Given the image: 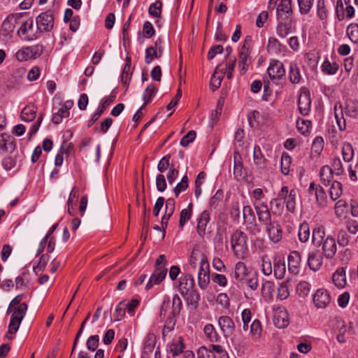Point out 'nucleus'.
Instances as JSON below:
<instances>
[{
    "label": "nucleus",
    "instance_id": "58",
    "mask_svg": "<svg viewBox=\"0 0 358 358\" xmlns=\"http://www.w3.org/2000/svg\"><path fill=\"white\" fill-rule=\"evenodd\" d=\"M299 240L304 243L306 242L310 236V229L307 223L303 222L299 227L298 233Z\"/></svg>",
    "mask_w": 358,
    "mask_h": 358
},
{
    "label": "nucleus",
    "instance_id": "5",
    "mask_svg": "<svg viewBox=\"0 0 358 358\" xmlns=\"http://www.w3.org/2000/svg\"><path fill=\"white\" fill-rule=\"evenodd\" d=\"M297 194L296 189H292L289 191L288 187L283 186L278 193L277 197L273 199L270 203L272 205L274 202L283 201L286 204L287 210L294 212L296 207Z\"/></svg>",
    "mask_w": 358,
    "mask_h": 358
},
{
    "label": "nucleus",
    "instance_id": "37",
    "mask_svg": "<svg viewBox=\"0 0 358 358\" xmlns=\"http://www.w3.org/2000/svg\"><path fill=\"white\" fill-rule=\"evenodd\" d=\"M339 69V65L336 62H331L327 58L323 62L321 69L322 71L327 75H334Z\"/></svg>",
    "mask_w": 358,
    "mask_h": 358
},
{
    "label": "nucleus",
    "instance_id": "63",
    "mask_svg": "<svg viewBox=\"0 0 358 358\" xmlns=\"http://www.w3.org/2000/svg\"><path fill=\"white\" fill-rule=\"evenodd\" d=\"M171 158V154H168V155H165L164 157H163L160 159V161L157 165V170L159 172L164 173L168 169H170V167L171 166V164H170Z\"/></svg>",
    "mask_w": 358,
    "mask_h": 358
},
{
    "label": "nucleus",
    "instance_id": "60",
    "mask_svg": "<svg viewBox=\"0 0 358 358\" xmlns=\"http://www.w3.org/2000/svg\"><path fill=\"white\" fill-rule=\"evenodd\" d=\"M347 203L343 200H339L335 205V213L339 218L345 217L347 213Z\"/></svg>",
    "mask_w": 358,
    "mask_h": 358
},
{
    "label": "nucleus",
    "instance_id": "6",
    "mask_svg": "<svg viewBox=\"0 0 358 358\" xmlns=\"http://www.w3.org/2000/svg\"><path fill=\"white\" fill-rule=\"evenodd\" d=\"M38 34L43 32H50L54 27L55 16L53 12L47 10L41 13L36 18Z\"/></svg>",
    "mask_w": 358,
    "mask_h": 358
},
{
    "label": "nucleus",
    "instance_id": "22",
    "mask_svg": "<svg viewBox=\"0 0 358 358\" xmlns=\"http://www.w3.org/2000/svg\"><path fill=\"white\" fill-rule=\"evenodd\" d=\"M301 255L297 251H292L288 256V270L290 273L296 275L299 272Z\"/></svg>",
    "mask_w": 358,
    "mask_h": 358
},
{
    "label": "nucleus",
    "instance_id": "64",
    "mask_svg": "<svg viewBox=\"0 0 358 358\" xmlns=\"http://www.w3.org/2000/svg\"><path fill=\"white\" fill-rule=\"evenodd\" d=\"M347 34L350 40L356 43L358 42V25L350 24L347 28Z\"/></svg>",
    "mask_w": 358,
    "mask_h": 358
},
{
    "label": "nucleus",
    "instance_id": "55",
    "mask_svg": "<svg viewBox=\"0 0 358 358\" xmlns=\"http://www.w3.org/2000/svg\"><path fill=\"white\" fill-rule=\"evenodd\" d=\"M125 304V309L130 316H134L136 313V308L139 306L140 301L136 299H133L131 301H122Z\"/></svg>",
    "mask_w": 358,
    "mask_h": 358
},
{
    "label": "nucleus",
    "instance_id": "51",
    "mask_svg": "<svg viewBox=\"0 0 358 358\" xmlns=\"http://www.w3.org/2000/svg\"><path fill=\"white\" fill-rule=\"evenodd\" d=\"M291 164V157L287 153H283L281 157V171L285 176L289 174Z\"/></svg>",
    "mask_w": 358,
    "mask_h": 358
},
{
    "label": "nucleus",
    "instance_id": "20",
    "mask_svg": "<svg viewBox=\"0 0 358 358\" xmlns=\"http://www.w3.org/2000/svg\"><path fill=\"white\" fill-rule=\"evenodd\" d=\"M219 326L225 336H229L235 331V324L229 316H221L218 320Z\"/></svg>",
    "mask_w": 358,
    "mask_h": 358
},
{
    "label": "nucleus",
    "instance_id": "25",
    "mask_svg": "<svg viewBox=\"0 0 358 358\" xmlns=\"http://www.w3.org/2000/svg\"><path fill=\"white\" fill-rule=\"evenodd\" d=\"M241 157L237 152L234 153V175L237 180H241L245 177V172L241 162Z\"/></svg>",
    "mask_w": 358,
    "mask_h": 358
},
{
    "label": "nucleus",
    "instance_id": "53",
    "mask_svg": "<svg viewBox=\"0 0 358 358\" xmlns=\"http://www.w3.org/2000/svg\"><path fill=\"white\" fill-rule=\"evenodd\" d=\"M162 55V53L158 52L157 50H154L152 47H148L145 50V62L150 64L155 59L160 58Z\"/></svg>",
    "mask_w": 358,
    "mask_h": 358
},
{
    "label": "nucleus",
    "instance_id": "62",
    "mask_svg": "<svg viewBox=\"0 0 358 358\" xmlns=\"http://www.w3.org/2000/svg\"><path fill=\"white\" fill-rule=\"evenodd\" d=\"M125 304L123 301H120L115 307V312L113 313L114 320L120 321L125 316Z\"/></svg>",
    "mask_w": 358,
    "mask_h": 358
},
{
    "label": "nucleus",
    "instance_id": "16",
    "mask_svg": "<svg viewBox=\"0 0 358 358\" xmlns=\"http://www.w3.org/2000/svg\"><path fill=\"white\" fill-rule=\"evenodd\" d=\"M194 280L191 274H183L180 278L178 289L181 294L187 295L189 292H193Z\"/></svg>",
    "mask_w": 358,
    "mask_h": 358
},
{
    "label": "nucleus",
    "instance_id": "7",
    "mask_svg": "<svg viewBox=\"0 0 358 358\" xmlns=\"http://www.w3.org/2000/svg\"><path fill=\"white\" fill-rule=\"evenodd\" d=\"M17 35L22 40L30 41L39 37L38 31H34V20L29 18L22 23L17 30Z\"/></svg>",
    "mask_w": 358,
    "mask_h": 358
},
{
    "label": "nucleus",
    "instance_id": "2",
    "mask_svg": "<svg viewBox=\"0 0 358 358\" xmlns=\"http://www.w3.org/2000/svg\"><path fill=\"white\" fill-rule=\"evenodd\" d=\"M182 301L178 294H175L172 299L171 310L165 320L162 336L164 338L167 334L173 331L176 323V316L180 314L182 308Z\"/></svg>",
    "mask_w": 358,
    "mask_h": 358
},
{
    "label": "nucleus",
    "instance_id": "61",
    "mask_svg": "<svg viewBox=\"0 0 358 358\" xmlns=\"http://www.w3.org/2000/svg\"><path fill=\"white\" fill-rule=\"evenodd\" d=\"M310 290V285L306 282H300L296 287V293L301 297H306L308 295Z\"/></svg>",
    "mask_w": 358,
    "mask_h": 358
},
{
    "label": "nucleus",
    "instance_id": "18",
    "mask_svg": "<svg viewBox=\"0 0 358 358\" xmlns=\"http://www.w3.org/2000/svg\"><path fill=\"white\" fill-rule=\"evenodd\" d=\"M210 282V266L208 262L203 263L199 266L198 272V283L199 286L202 289H205Z\"/></svg>",
    "mask_w": 358,
    "mask_h": 358
},
{
    "label": "nucleus",
    "instance_id": "35",
    "mask_svg": "<svg viewBox=\"0 0 358 358\" xmlns=\"http://www.w3.org/2000/svg\"><path fill=\"white\" fill-rule=\"evenodd\" d=\"M17 153H10L4 157L1 162V165L6 171H10L13 169L17 161Z\"/></svg>",
    "mask_w": 358,
    "mask_h": 358
},
{
    "label": "nucleus",
    "instance_id": "59",
    "mask_svg": "<svg viewBox=\"0 0 358 358\" xmlns=\"http://www.w3.org/2000/svg\"><path fill=\"white\" fill-rule=\"evenodd\" d=\"M262 271L265 275H269L273 272L271 262L267 255L262 257Z\"/></svg>",
    "mask_w": 358,
    "mask_h": 358
},
{
    "label": "nucleus",
    "instance_id": "52",
    "mask_svg": "<svg viewBox=\"0 0 358 358\" xmlns=\"http://www.w3.org/2000/svg\"><path fill=\"white\" fill-rule=\"evenodd\" d=\"M156 343V336L152 333H149L145 340L144 352H152Z\"/></svg>",
    "mask_w": 358,
    "mask_h": 358
},
{
    "label": "nucleus",
    "instance_id": "33",
    "mask_svg": "<svg viewBox=\"0 0 358 358\" xmlns=\"http://www.w3.org/2000/svg\"><path fill=\"white\" fill-rule=\"evenodd\" d=\"M37 108L34 104L26 106L21 112V118L24 121H32L36 115Z\"/></svg>",
    "mask_w": 358,
    "mask_h": 358
},
{
    "label": "nucleus",
    "instance_id": "28",
    "mask_svg": "<svg viewBox=\"0 0 358 358\" xmlns=\"http://www.w3.org/2000/svg\"><path fill=\"white\" fill-rule=\"evenodd\" d=\"M19 16L16 14H10L3 20L2 24V31L6 34H8L13 31L15 25L17 24Z\"/></svg>",
    "mask_w": 358,
    "mask_h": 358
},
{
    "label": "nucleus",
    "instance_id": "36",
    "mask_svg": "<svg viewBox=\"0 0 358 358\" xmlns=\"http://www.w3.org/2000/svg\"><path fill=\"white\" fill-rule=\"evenodd\" d=\"M131 59L129 57L127 58V63L124 65V67L122 70V73L121 75V82L122 84L126 87L128 88L129 85V81L131 80Z\"/></svg>",
    "mask_w": 358,
    "mask_h": 358
},
{
    "label": "nucleus",
    "instance_id": "31",
    "mask_svg": "<svg viewBox=\"0 0 358 358\" xmlns=\"http://www.w3.org/2000/svg\"><path fill=\"white\" fill-rule=\"evenodd\" d=\"M308 264L309 268L314 271H318L322 264V257L317 252L309 253L308 258Z\"/></svg>",
    "mask_w": 358,
    "mask_h": 358
},
{
    "label": "nucleus",
    "instance_id": "15",
    "mask_svg": "<svg viewBox=\"0 0 358 358\" xmlns=\"http://www.w3.org/2000/svg\"><path fill=\"white\" fill-rule=\"evenodd\" d=\"M311 100L310 94L307 91L300 92L298 99V107L300 113L302 115H307L310 110Z\"/></svg>",
    "mask_w": 358,
    "mask_h": 358
},
{
    "label": "nucleus",
    "instance_id": "24",
    "mask_svg": "<svg viewBox=\"0 0 358 358\" xmlns=\"http://www.w3.org/2000/svg\"><path fill=\"white\" fill-rule=\"evenodd\" d=\"M313 192L315 193L317 203L320 206H324L326 202L327 196L323 188L319 185H316L314 182H312L310 184L308 192L309 194H311Z\"/></svg>",
    "mask_w": 358,
    "mask_h": 358
},
{
    "label": "nucleus",
    "instance_id": "21",
    "mask_svg": "<svg viewBox=\"0 0 358 358\" xmlns=\"http://www.w3.org/2000/svg\"><path fill=\"white\" fill-rule=\"evenodd\" d=\"M209 221L210 213L205 210L199 215L196 226V231L200 237L203 238L206 234V228Z\"/></svg>",
    "mask_w": 358,
    "mask_h": 358
},
{
    "label": "nucleus",
    "instance_id": "49",
    "mask_svg": "<svg viewBox=\"0 0 358 358\" xmlns=\"http://www.w3.org/2000/svg\"><path fill=\"white\" fill-rule=\"evenodd\" d=\"M250 334L253 339H259L262 334V327L261 322L259 320L255 319L253 320L250 325Z\"/></svg>",
    "mask_w": 358,
    "mask_h": 358
},
{
    "label": "nucleus",
    "instance_id": "32",
    "mask_svg": "<svg viewBox=\"0 0 358 358\" xmlns=\"http://www.w3.org/2000/svg\"><path fill=\"white\" fill-rule=\"evenodd\" d=\"M248 50H247L246 45L242 46L239 52L238 56V66L240 67V71L241 74H243L245 73V71L248 70V67L249 65L248 63Z\"/></svg>",
    "mask_w": 358,
    "mask_h": 358
},
{
    "label": "nucleus",
    "instance_id": "46",
    "mask_svg": "<svg viewBox=\"0 0 358 358\" xmlns=\"http://www.w3.org/2000/svg\"><path fill=\"white\" fill-rule=\"evenodd\" d=\"M157 91V90L153 84H150L146 87L143 96V99L144 100L143 107H145L148 103L151 101V100L155 96Z\"/></svg>",
    "mask_w": 358,
    "mask_h": 358
},
{
    "label": "nucleus",
    "instance_id": "42",
    "mask_svg": "<svg viewBox=\"0 0 358 358\" xmlns=\"http://www.w3.org/2000/svg\"><path fill=\"white\" fill-rule=\"evenodd\" d=\"M192 203H189L187 208H184L181 210L180 214L179 226L180 228H183L185 223L190 220L192 215Z\"/></svg>",
    "mask_w": 358,
    "mask_h": 358
},
{
    "label": "nucleus",
    "instance_id": "44",
    "mask_svg": "<svg viewBox=\"0 0 358 358\" xmlns=\"http://www.w3.org/2000/svg\"><path fill=\"white\" fill-rule=\"evenodd\" d=\"M276 29H277V34L280 37H281V38L286 37L289 34L290 29H291V23H290L289 20H285L284 22H282V20H281L278 23Z\"/></svg>",
    "mask_w": 358,
    "mask_h": 358
},
{
    "label": "nucleus",
    "instance_id": "23",
    "mask_svg": "<svg viewBox=\"0 0 358 358\" xmlns=\"http://www.w3.org/2000/svg\"><path fill=\"white\" fill-rule=\"evenodd\" d=\"M224 75V71L222 68V64H220L216 67L210 80V86L213 91H215L220 87Z\"/></svg>",
    "mask_w": 358,
    "mask_h": 358
},
{
    "label": "nucleus",
    "instance_id": "50",
    "mask_svg": "<svg viewBox=\"0 0 358 358\" xmlns=\"http://www.w3.org/2000/svg\"><path fill=\"white\" fill-rule=\"evenodd\" d=\"M342 194V185L338 181H334L331 184L329 195L332 200L338 199Z\"/></svg>",
    "mask_w": 358,
    "mask_h": 358
},
{
    "label": "nucleus",
    "instance_id": "8",
    "mask_svg": "<svg viewBox=\"0 0 358 358\" xmlns=\"http://www.w3.org/2000/svg\"><path fill=\"white\" fill-rule=\"evenodd\" d=\"M267 73L271 80L278 84L285 76V69L283 64L278 60L272 59L267 69Z\"/></svg>",
    "mask_w": 358,
    "mask_h": 358
},
{
    "label": "nucleus",
    "instance_id": "39",
    "mask_svg": "<svg viewBox=\"0 0 358 358\" xmlns=\"http://www.w3.org/2000/svg\"><path fill=\"white\" fill-rule=\"evenodd\" d=\"M273 271L274 273V275L278 279L283 278L286 271L285 262L283 260H281L280 259H275L273 263Z\"/></svg>",
    "mask_w": 358,
    "mask_h": 358
},
{
    "label": "nucleus",
    "instance_id": "54",
    "mask_svg": "<svg viewBox=\"0 0 358 358\" xmlns=\"http://www.w3.org/2000/svg\"><path fill=\"white\" fill-rule=\"evenodd\" d=\"M204 334L206 338L211 342H216L218 340V334L216 332L214 327L210 324H206L204 327Z\"/></svg>",
    "mask_w": 358,
    "mask_h": 358
},
{
    "label": "nucleus",
    "instance_id": "1",
    "mask_svg": "<svg viewBox=\"0 0 358 358\" xmlns=\"http://www.w3.org/2000/svg\"><path fill=\"white\" fill-rule=\"evenodd\" d=\"M334 117L339 130L344 131L346 129V121L344 118L345 115L355 118L358 114V108L352 103H345V107L339 101L334 104Z\"/></svg>",
    "mask_w": 358,
    "mask_h": 358
},
{
    "label": "nucleus",
    "instance_id": "14",
    "mask_svg": "<svg viewBox=\"0 0 358 358\" xmlns=\"http://www.w3.org/2000/svg\"><path fill=\"white\" fill-rule=\"evenodd\" d=\"M292 13V0H281L276 10L278 19L279 20H288Z\"/></svg>",
    "mask_w": 358,
    "mask_h": 358
},
{
    "label": "nucleus",
    "instance_id": "17",
    "mask_svg": "<svg viewBox=\"0 0 358 358\" xmlns=\"http://www.w3.org/2000/svg\"><path fill=\"white\" fill-rule=\"evenodd\" d=\"M255 208L259 221L264 226L268 225L269 222L273 221L271 220L270 210L266 204L264 203H259L258 204L255 205Z\"/></svg>",
    "mask_w": 358,
    "mask_h": 358
},
{
    "label": "nucleus",
    "instance_id": "9",
    "mask_svg": "<svg viewBox=\"0 0 358 358\" xmlns=\"http://www.w3.org/2000/svg\"><path fill=\"white\" fill-rule=\"evenodd\" d=\"M313 301L316 308H326L331 301L330 294L324 289H318L313 294Z\"/></svg>",
    "mask_w": 358,
    "mask_h": 358
},
{
    "label": "nucleus",
    "instance_id": "40",
    "mask_svg": "<svg viewBox=\"0 0 358 358\" xmlns=\"http://www.w3.org/2000/svg\"><path fill=\"white\" fill-rule=\"evenodd\" d=\"M27 310V305L25 303H22L14 308L10 319L22 322L26 315Z\"/></svg>",
    "mask_w": 358,
    "mask_h": 358
},
{
    "label": "nucleus",
    "instance_id": "29",
    "mask_svg": "<svg viewBox=\"0 0 358 358\" xmlns=\"http://www.w3.org/2000/svg\"><path fill=\"white\" fill-rule=\"evenodd\" d=\"M325 229L322 225L315 227L313 230L312 243L315 246H320L325 239Z\"/></svg>",
    "mask_w": 358,
    "mask_h": 358
},
{
    "label": "nucleus",
    "instance_id": "11",
    "mask_svg": "<svg viewBox=\"0 0 358 358\" xmlns=\"http://www.w3.org/2000/svg\"><path fill=\"white\" fill-rule=\"evenodd\" d=\"M322 253L326 259H331L337 251V245L335 238L331 235H327L322 243Z\"/></svg>",
    "mask_w": 358,
    "mask_h": 358
},
{
    "label": "nucleus",
    "instance_id": "41",
    "mask_svg": "<svg viewBox=\"0 0 358 358\" xmlns=\"http://www.w3.org/2000/svg\"><path fill=\"white\" fill-rule=\"evenodd\" d=\"M253 160L255 164L259 168H264L266 166V159L263 155L261 148L259 145H255L253 150Z\"/></svg>",
    "mask_w": 358,
    "mask_h": 358
},
{
    "label": "nucleus",
    "instance_id": "30",
    "mask_svg": "<svg viewBox=\"0 0 358 358\" xmlns=\"http://www.w3.org/2000/svg\"><path fill=\"white\" fill-rule=\"evenodd\" d=\"M197 261H199L200 266L203 263L208 262V259L206 255L201 252L199 249L194 248L189 257V264L194 268H196Z\"/></svg>",
    "mask_w": 358,
    "mask_h": 358
},
{
    "label": "nucleus",
    "instance_id": "43",
    "mask_svg": "<svg viewBox=\"0 0 358 358\" xmlns=\"http://www.w3.org/2000/svg\"><path fill=\"white\" fill-rule=\"evenodd\" d=\"M248 274V269L244 263L239 262L235 266L234 277L238 281L243 280Z\"/></svg>",
    "mask_w": 358,
    "mask_h": 358
},
{
    "label": "nucleus",
    "instance_id": "45",
    "mask_svg": "<svg viewBox=\"0 0 358 358\" xmlns=\"http://www.w3.org/2000/svg\"><path fill=\"white\" fill-rule=\"evenodd\" d=\"M267 50L271 54H278L282 51V45L275 38H268Z\"/></svg>",
    "mask_w": 358,
    "mask_h": 358
},
{
    "label": "nucleus",
    "instance_id": "57",
    "mask_svg": "<svg viewBox=\"0 0 358 358\" xmlns=\"http://www.w3.org/2000/svg\"><path fill=\"white\" fill-rule=\"evenodd\" d=\"M342 155L343 160L345 162H350L354 156V150L350 143H345L343 144L342 148Z\"/></svg>",
    "mask_w": 358,
    "mask_h": 358
},
{
    "label": "nucleus",
    "instance_id": "3",
    "mask_svg": "<svg viewBox=\"0 0 358 358\" xmlns=\"http://www.w3.org/2000/svg\"><path fill=\"white\" fill-rule=\"evenodd\" d=\"M166 260L164 255H160L157 259L155 266V271L150 276L145 288L150 289L153 284H159L166 277L167 268H166Z\"/></svg>",
    "mask_w": 358,
    "mask_h": 358
},
{
    "label": "nucleus",
    "instance_id": "56",
    "mask_svg": "<svg viewBox=\"0 0 358 358\" xmlns=\"http://www.w3.org/2000/svg\"><path fill=\"white\" fill-rule=\"evenodd\" d=\"M296 127L299 131L302 134H306L310 132L311 128V122L304 119L299 118L296 121Z\"/></svg>",
    "mask_w": 358,
    "mask_h": 358
},
{
    "label": "nucleus",
    "instance_id": "12",
    "mask_svg": "<svg viewBox=\"0 0 358 358\" xmlns=\"http://www.w3.org/2000/svg\"><path fill=\"white\" fill-rule=\"evenodd\" d=\"M266 231L271 241L279 242L282 237V229L277 220H273L265 226Z\"/></svg>",
    "mask_w": 358,
    "mask_h": 358
},
{
    "label": "nucleus",
    "instance_id": "19",
    "mask_svg": "<svg viewBox=\"0 0 358 358\" xmlns=\"http://www.w3.org/2000/svg\"><path fill=\"white\" fill-rule=\"evenodd\" d=\"M273 324L279 329L285 328L289 325V314L285 309L279 308L275 311L273 315Z\"/></svg>",
    "mask_w": 358,
    "mask_h": 358
},
{
    "label": "nucleus",
    "instance_id": "27",
    "mask_svg": "<svg viewBox=\"0 0 358 358\" xmlns=\"http://www.w3.org/2000/svg\"><path fill=\"white\" fill-rule=\"evenodd\" d=\"M332 281L338 288H343L347 284L344 268H338L332 275Z\"/></svg>",
    "mask_w": 358,
    "mask_h": 358
},
{
    "label": "nucleus",
    "instance_id": "47",
    "mask_svg": "<svg viewBox=\"0 0 358 358\" xmlns=\"http://www.w3.org/2000/svg\"><path fill=\"white\" fill-rule=\"evenodd\" d=\"M321 182L327 185L332 178V169L329 166H324L320 169Z\"/></svg>",
    "mask_w": 358,
    "mask_h": 358
},
{
    "label": "nucleus",
    "instance_id": "13",
    "mask_svg": "<svg viewBox=\"0 0 358 358\" xmlns=\"http://www.w3.org/2000/svg\"><path fill=\"white\" fill-rule=\"evenodd\" d=\"M16 150L15 139L7 134L0 135V150L4 153H14Z\"/></svg>",
    "mask_w": 358,
    "mask_h": 358
},
{
    "label": "nucleus",
    "instance_id": "38",
    "mask_svg": "<svg viewBox=\"0 0 358 358\" xmlns=\"http://www.w3.org/2000/svg\"><path fill=\"white\" fill-rule=\"evenodd\" d=\"M289 78L292 83L298 84L301 78L299 68L295 62H291L289 64Z\"/></svg>",
    "mask_w": 358,
    "mask_h": 358
},
{
    "label": "nucleus",
    "instance_id": "10",
    "mask_svg": "<svg viewBox=\"0 0 358 358\" xmlns=\"http://www.w3.org/2000/svg\"><path fill=\"white\" fill-rule=\"evenodd\" d=\"M41 55V51L37 46H28L20 49L15 53V59L20 62H26L29 59H33Z\"/></svg>",
    "mask_w": 358,
    "mask_h": 358
},
{
    "label": "nucleus",
    "instance_id": "48",
    "mask_svg": "<svg viewBox=\"0 0 358 358\" xmlns=\"http://www.w3.org/2000/svg\"><path fill=\"white\" fill-rule=\"evenodd\" d=\"M78 197V189L77 187H73L69 194L66 205L67 211L69 214L72 215V210H73V206L76 203Z\"/></svg>",
    "mask_w": 358,
    "mask_h": 358
},
{
    "label": "nucleus",
    "instance_id": "4",
    "mask_svg": "<svg viewBox=\"0 0 358 358\" xmlns=\"http://www.w3.org/2000/svg\"><path fill=\"white\" fill-rule=\"evenodd\" d=\"M231 243L235 255L238 258H244L248 252L245 234L241 230H236L231 236Z\"/></svg>",
    "mask_w": 358,
    "mask_h": 358
},
{
    "label": "nucleus",
    "instance_id": "26",
    "mask_svg": "<svg viewBox=\"0 0 358 358\" xmlns=\"http://www.w3.org/2000/svg\"><path fill=\"white\" fill-rule=\"evenodd\" d=\"M169 352L173 357L178 356L183 352L185 349L184 339L182 336H178L173 340V341L168 345Z\"/></svg>",
    "mask_w": 358,
    "mask_h": 358
},
{
    "label": "nucleus",
    "instance_id": "34",
    "mask_svg": "<svg viewBox=\"0 0 358 358\" xmlns=\"http://www.w3.org/2000/svg\"><path fill=\"white\" fill-rule=\"evenodd\" d=\"M355 329L352 323L348 325L343 324L338 329V333L336 336V339L338 343H344L346 341L345 335L350 334H354Z\"/></svg>",
    "mask_w": 358,
    "mask_h": 358
}]
</instances>
